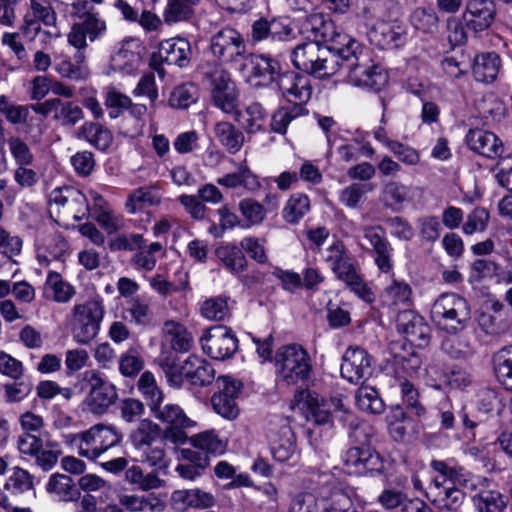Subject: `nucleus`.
Listing matches in <instances>:
<instances>
[{"instance_id":"obj_1","label":"nucleus","mask_w":512,"mask_h":512,"mask_svg":"<svg viewBox=\"0 0 512 512\" xmlns=\"http://www.w3.org/2000/svg\"><path fill=\"white\" fill-rule=\"evenodd\" d=\"M352 38L347 34L337 33L331 48L317 41L298 44L291 53L293 65L319 79H328L341 70L352 71L350 58Z\"/></svg>"},{"instance_id":"obj_2","label":"nucleus","mask_w":512,"mask_h":512,"mask_svg":"<svg viewBox=\"0 0 512 512\" xmlns=\"http://www.w3.org/2000/svg\"><path fill=\"white\" fill-rule=\"evenodd\" d=\"M431 467L438 473L433 480V503L441 510H458L464 502L461 487L466 486L467 475L462 468L440 460H433Z\"/></svg>"},{"instance_id":"obj_3","label":"nucleus","mask_w":512,"mask_h":512,"mask_svg":"<svg viewBox=\"0 0 512 512\" xmlns=\"http://www.w3.org/2000/svg\"><path fill=\"white\" fill-rule=\"evenodd\" d=\"M63 442L77 450L81 457L95 461L110 448L117 446L122 434L113 425L96 424L80 433L62 435Z\"/></svg>"},{"instance_id":"obj_4","label":"nucleus","mask_w":512,"mask_h":512,"mask_svg":"<svg viewBox=\"0 0 512 512\" xmlns=\"http://www.w3.org/2000/svg\"><path fill=\"white\" fill-rule=\"evenodd\" d=\"M104 313L103 300L98 296L75 303L67 317L73 340L80 345L94 340L99 334Z\"/></svg>"},{"instance_id":"obj_5","label":"nucleus","mask_w":512,"mask_h":512,"mask_svg":"<svg viewBox=\"0 0 512 512\" xmlns=\"http://www.w3.org/2000/svg\"><path fill=\"white\" fill-rule=\"evenodd\" d=\"M431 319L437 328L450 334L466 328L471 311L467 300L455 293L441 294L431 308Z\"/></svg>"},{"instance_id":"obj_6","label":"nucleus","mask_w":512,"mask_h":512,"mask_svg":"<svg viewBox=\"0 0 512 512\" xmlns=\"http://www.w3.org/2000/svg\"><path fill=\"white\" fill-rule=\"evenodd\" d=\"M276 374L287 385H296L308 380L312 365L307 351L300 345H287L276 352Z\"/></svg>"},{"instance_id":"obj_7","label":"nucleus","mask_w":512,"mask_h":512,"mask_svg":"<svg viewBox=\"0 0 512 512\" xmlns=\"http://www.w3.org/2000/svg\"><path fill=\"white\" fill-rule=\"evenodd\" d=\"M48 205L50 215L63 224H68L69 219L79 221L89 212L84 193L73 187L53 189L48 197Z\"/></svg>"},{"instance_id":"obj_8","label":"nucleus","mask_w":512,"mask_h":512,"mask_svg":"<svg viewBox=\"0 0 512 512\" xmlns=\"http://www.w3.org/2000/svg\"><path fill=\"white\" fill-rule=\"evenodd\" d=\"M143 45L139 38L126 37L113 48L105 74L132 76L135 75L143 62Z\"/></svg>"},{"instance_id":"obj_9","label":"nucleus","mask_w":512,"mask_h":512,"mask_svg":"<svg viewBox=\"0 0 512 512\" xmlns=\"http://www.w3.org/2000/svg\"><path fill=\"white\" fill-rule=\"evenodd\" d=\"M295 407L309 421L325 424L331 416V407L334 411H343L344 403L339 397H332L330 401L324 400L318 393L311 390H300L294 397Z\"/></svg>"},{"instance_id":"obj_10","label":"nucleus","mask_w":512,"mask_h":512,"mask_svg":"<svg viewBox=\"0 0 512 512\" xmlns=\"http://www.w3.org/2000/svg\"><path fill=\"white\" fill-rule=\"evenodd\" d=\"M199 342L202 351L215 360L228 359L238 349V339L235 333L224 325H214L205 329Z\"/></svg>"},{"instance_id":"obj_11","label":"nucleus","mask_w":512,"mask_h":512,"mask_svg":"<svg viewBox=\"0 0 512 512\" xmlns=\"http://www.w3.org/2000/svg\"><path fill=\"white\" fill-rule=\"evenodd\" d=\"M166 375L174 385H181L186 379L191 385L206 386L213 382L215 370L207 360L191 355L181 366L167 368Z\"/></svg>"},{"instance_id":"obj_12","label":"nucleus","mask_w":512,"mask_h":512,"mask_svg":"<svg viewBox=\"0 0 512 512\" xmlns=\"http://www.w3.org/2000/svg\"><path fill=\"white\" fill-rule=\"evenodd\" d=\"M152 412L157 419L169 425L164 431L163 438L166 442L174 445H184L187 443L188 436L184 429L197 426L196 421L189 418L177 404H166L163 407L159 405Z\"/></svg>"},{"instance_id":"obj_13","label":"nucleus","mask_w":512,"mask_h":512,"mask_svg":"<svg viewBox=\"0 0 512 512\" xmlns=\"http://www.w3.org/2000/svg\"><path fill=\"white\" fill-rule=\"evenodd\" d=\"M211 101L225 114H233L238 109L239 92L230 75L223 69H216L209 76Z\"/></svg>"},{"instance_id":"obj_14","label":"nucleus","mask_w":512,"mask_h":512,"mask_svg":"<svg viewBox=\"0 0 512 512\" xmlns=\"http://www.w3.org/2000/svg\"><path fill=\"white\" fill-rule=\"evenodd\" d=\"M210 50L219 62L232 63L239 61L245 55L246 43L236 29L226 27L211 37Z\"/></svg>"},{"instance_id":"obj_15","label":"nucleus","mask_w":512,"mask_h":512,"mask_svg":"<svg viewBox=\"0 0 512 512\" xmlns=\"http://www.w3.org/2000/svg\"><path fill=\"white\" fill-rule=\"evenodd\" d=\"M219 391L210 399L213 411L226 420H234L239 415L236 399L241 390V383L230 376L217 379Z\"/></svg>"},{"instance_id":"obj_16","label":"nucleus","mask_w":512,"mask_h":512,"mask_svg":"<svg viewBox=\"0 0 512 512\" xmlns=\"http://www.w3.org/2000/svg\"><path fill=\"white\" fill-rule=\"evenodd\" d=\"M370 43L380 49L398 48L407 40V28L399 20H378L366 32Z\"/></svg>"},{"instance_id":"obj_17","label":"nucleus","mask_w":512,"mask_h":512,"mask_svg":"<svg viewBox=\"0 0 512 512\" xmlns=\"http://www.w3.org/2000/svg\"><path fill=\"white\" fill-rule=\"evenodd\" d=\"M35 247L37 260L44 266L62 259L69 250L68 242L55 230L54 225L37 231Z\"/></svg>"},{"instance_id":"obj_18","label":"nucleus","mask_w":512,"mask_h":512,"mask_svg":"<svg viewBox=\"0 0 512 512\" xmlns=\"http://www.w3.org/2000/svg\"><path fill=\"white\" fill-rule=\"evenodd\" d=\"M91 380V389L83 401V409L95 415H102L116 401L117 389L97 374H93Z\"/></svg>"},{"instance_id":"obj_19","label":"nucleus","mask_w":512,"mask_h":512,"mask_svg":"<svg viewBox=\"0 0 512 512\" xmlns=\"http://www.w3.org/2000/svg\"><path fill=\"white\" fill-rule=\"evenodd\" d=\"M283 98L296 106L306 104L312 95L310 79L296 72H286L277 83Z\"/></svg>"},{"instance_id":"obj_20","label":"nucleus","mask_w":512,"mask_h":512,"mask_svg":"<svg viewBox=\"0 0 512 512\" xmlns=\"http://www.w3.org/2000/svg\"><path fill=\"white\" fill-rule=\"evenodd\" d=\"M280 64L267 55H255L250 59L247 82L253 87H264L272 82L278 83Z\"/></svg>"},{"instance_id":"obj_21","label":"nucleus","mask_w":512,"mask_h":512,"mask_svg":"<svg viewBox=\"0 0 512 512\" xmlns=\"http://www.w3.org/2000/svg\"><path fill=\"white\" fill-rule=\"evenodd\" d=\"M276 41H288L295 37V29L287 17H276L268 20L260 18L252 25V38L261 41L266 38Z\"/></svg>"},{"instance_id":"obj_22","label":"nucleus","mask_w":512,"mask_h":512,"mask_svg":"<svg viewBox=\"0 0 512 512\" xmlns=\"http://www.w3.org/2000/svg\"><path fill=\"white\" fill-rule=\"evenodd\" d=\"M398 332L404 334L407 340L416 346L428 343L430 327L424 318L412 310L400 312L396 319Z\"/></svg>"},{"instance_id":"obj_23","label":"nucleus","mask_w":512,"mask_h":512,"mask_svg":"<svg viewBox=\"0 0 512 512\" xmlns=\"http://www.w3.org/2000/svg\"><path fill=\"white\" fill-rule=\"evenodd\" d=\"M269 448L274 460L285 463L292 460L295 463L298 458L295 434L288 425L282 426L277 431H271L268 435Z\"/></svg>"},{"instance_id":"obj_24","label":"nucleus","mask_w":512,"mask_h":512,"mask_svg":"<svg viewBox=\"0 0 512 512\" xmlns=\"http://www.w3.org/2000/svg\"><path fill=\"white\" fill-rule=\"evenodd\" d=\"M235 121L248 134L265 132L269 126V116L266 109L258 102H252L243 110L233 113Z\"/></svg>"},{"instance_id":"obj_25","label":"nucleus","mask_w":512,"mask_h":512,"mask_svg":"<svg viewBox=\"0 0 512 512\" xmlns=\"http://www.w3.org/2000/svg\"><path fill=\"white\" fill-rule=\"evenodd\" d=\"M56 19L52 3L30 0V8L24 16L23 30L27 35L34 37L40 31L41 24L55 26Z\"/></svg>"},{"instance_id":"obj_26","label":"nucleus","mask_w":512,"mask_h":512,"mask_svg":"<svg viewBox=\"0 0 512 512\" xmlns=\"http://www.w3.org/2000/svg\"><path fill=\"white\" fill-rule=\"evenodd\" d=\"M495 5L492 0H470L466 5L464 20L474 32L487 29L494 20Z\"/></svg>"},{"instance_id":"obj_27","label":"nucleus","mask_w":512,"mask_h":512,"mask_svg":"<svg viewBox=\"0 0 512 512\" xmlns=\"http://www.w3.org/2000/svg\"><path fill=\"white\" fill-rule=\"evenodd\" d=\"M466 143L471 150L487 158H495L503 151L499 138L494 133L482 129L469 130Z\"/></svg>"},{"instance_id":"obj_28","label":"nucleus","mask_w":512,"mask_h":512,"mask_svg":"<svg viewBox=\"0 0 512 512\" xmlns=\"http://www.w3.org/2000/svg\"><path fill=\"white\" fill-rule=\"evenodd\" d=\"M191 47L188 40L182 37H174L160 43L158 56L167 64L186 66L190 61Z\"/></svg>"},{"instance_id":"obj_29","label":"nucleus","mask_w":512,"mask_h":512,"mask_svg":"<svg viewBox=\"0 0 512 512\" xmlns=\"http://www.w3.org/2000/svg\"><path fill=\"white\" fill-rule=\"evenodd\" d=\"M171 503L178 510L188 508H209L214 505V496L199 488L175 490L171 494Z\"/></svg>"},{"instance_id":"obj_30","label":"nucleus","mask_w":512,"mask_h":512,"mask_svg":"<svg viewBox=\"0 0 512 512\" xmlns=\"http://www.w3.org/2000/svg\"><path fill=\"white\" fill-rule=\"evenodd\" d=\"M354 450V473L374 476L384 471L382 457L370 445L357 446Z\"/></svg>"},{"instance_id":"obj_31","label":"nucleus","mask_w":512,"mask_h":512,"mask_svg":"<svg viewBox=\"0 0 512 512\" xmlns=\"http://www.w3.org/2000/svg\"><path fill=\"white\" fill-rule=\"evenodd\" d=\"M325 260L330 263L335 275L346 285H352V263L346 255L341 241H334L327 249Z\"/></svg>"},{"instance_id":"obj_32","label":"nucleus","mask_w":512,"mask_h":512,"mask_svg":"<svg viewBox=\"0 0 512 512\" xmlns=\"http://www.w3.org/2000/svg\"><path fill=\"white\" fill-rule=\"evenodd\" d=\"M187 442L194 448L204 451L207 456L209 454L213 456L223 455L228 447V439L221 436L215 429L197 433L188 438Z\"/></svg>"},{"instance_id":"obj_33","label":"nucleus","mask_w":512,"mask_h":512,"mask_svg":"<svg viewBox=\"0 0 512 512\" xmlns=\"http://www.w3.org/2000/svg\"><path fill=\"white\" fill-rule=\"evenodd\" d=\"M162 331L165 343L169 344L174 351L185 353L192 348V334L183 324L172 320L166 321Z\"/></svg>"},{"instance_id":"obj_34","label":"nucleus","mask_w":512,"mask_h":512,"mask_svg":"<svg viewBox=\"0 0 512 512\" xmlns=\"http://www.w3.org/2000/svg\"><path fill=\"white\" fill-rule=\"evenodd\" d=\"M125 479L134 488L145 492L160 489L166 484V481L160 478L158 472H145L139 465L128 467L125 472Z\"/></svg>"},{"instance_id":"obj_35","label":"nucleus","mask_w":512,"mask_h":512,"mask_svg":"<svg viewBox=\"0 0 512 512\" xmlns=\"http://www.w3.org/2000/svg\"><path fill=\"white\" fill-rule=\"evenodd\" d=\"M161 196L153 187H140L127 196L125 210L128 214H137L146 207L158 206L161 203Z\"/></svg>"},{"instance_id":"obj_36","label":"nucleus","mask_w":512,"mask_h":512,"mask_svg":"<svg viewBox=\"0 0 512 512\" xmlns=\"http://www.w3.org/2000/svg\"><path fill=\"white\" fill-rule=\"evenodd\" d=\"M381 199L386 207L399 212L412 199L411 188L400 181H389L383 186Z\"/></svg>"},{"instance_id":"obj_37","label":"nucleus","mask_w":512,"mask_h":512,"mask_svg":"<svg viewBox=\"0 0 512 512\" xmlns=\"http://www.w3.org/2000/svg\"><path fill=\"white\" fill-rule=\"evenodd\" d=\"M75 59L76 62L74 63L68 56L60 55L56 57L53 66L54 70L63 78L75 81L86 79L90 72L84 62L83 53L78 52Z\"/></svg>"},{"instance_id":"obj_38","label":"nucleus","mask_w":512,"mask_h":512,"mask_svg":"<svg viewBox=\"0 0 512 512\" xmlns=\"http://www.w3.org/2000/svg\"><path fill=\"white\" fill-rule=\"evenodd\" d=\"M493 371L497 381L512 390V345L502 347L493 354Z\"/></svg>"},{"instance_id":"obj_39","label":"nucleus","mask_w":512,"mask_h":512,"mask_svg":"<svg viewBox=\"0 0 512 512\" xmlns=\"http://www.w3.org/2000/svg\"><path fill=\"white\" fill-rule=\"evenodd\" d=\"M214 133L219 143L231 154H236L243 146L244 134L231 122H217Z\"/></svg>"},{"instance_id":"obj_40","label":"nucleus","mask_w":512,"mask_h":512,"mask_svg":"<svg viewBox=\"0 0 512 512\" xmlns=\"http://www.w3.org/2000/svg\"><path fill=\"white\" fill-rule=\"evenodd\" d=\"M500 69V59L495 53H484L475 57L472 72L476 81L493 82Z\"/></svg>"},{"instance_id":"obj_41","label":"nucleus","mask_w":512,"mask_h":512,"mask_svg":"<svg viewBox=\"0 0 512 512\" xmlns=\"http://www.w3.org/2000/svg\"><path fill=\"white\" fill-rule=\"evenodd\" d=\"M45 294L57 303H67L74 296L75 289L59 273L50 271L45 281Z\"/></svg>"},{"instance_id":"obj_42","label":"nucleus","mask_w":512,"mask_h":512,"mask_svg":"<svg viewBox=\"0 0 512 512\" xmlns=\"http://www.w3.org/2000/svg\"><path fill=\"white\" fill-rule=\"evenodd\" d=\"M217 184L226 188L244 187L248 190H255L259 187L257 177L246 165H240L237 172L228 173L216 180Z\"/></svg>"},{"instance_id":"obj_43","label":"nucleus","mask_w":512,"mask_h":512,"mask_svg":"<svg viewBox=\"0 0 512 512\" xmlns=\"http://www.w3.org/2000/svg\"><path fill=\"white\" fill-rule=\"evenodd\" d=\"M47 491L61 501H73L79 496L72 479L63 474H54L50 477Z\"/></svg>"},{"instance_id":"obj_44","label":"nucleus","mask_w":512,"mask_h":512,"mask_svg":"<svg viewBox=\"0 0 512 512\" xmlns=\"http://www.w3.org/2000/svg\"><path fill=\"white\" fill-rule=\"evenodd\" d=\"M478 512H503L507 498L495 490H482L473 497Z\"/></svg>"},{"instance_id":"obj_45","label":"nucleus","mask_w":512,"mask_h":512,"mask_svg":"<svg viewBox=\"0 0 512 512\" xmlns=\"http://www.w3.org/2000/svg\"><path fill=\"white\" fill-rule=\"evenodd\" d=\"M356 404L360 410L370 414H380L385 408L377 390L368 385H362L357 390Z\"/></svg>"},{"instance_id":"obj_46","label":"nucleus","mask_w":512,"mask_h":512,"mask_svg":"<svg viewBox=\"0 0 512 512\" xmlns=\"http://www.w3.org/2000/svg\"><path fill=\"white\" fill-rule=\"evenodd\" d=\"M138 390L147 401L151 411L155 410L163 401V393L158 387L154 375L145 371L137 383Z\"/></svg>"},{"instance_id":"obj_47","label":"nucleus","mask_w":512,"mask_h":512,"mask_svg":"<svg viewBox=\"0 0 512 512\" xmlns=\"http://www.w3.org/2000/svg\"><path fill=\"white\" fill-rule=\"evenodd\" d=\"M310 210V200L302 193H294L283 208V218L286 222L297 224Z\"/></svg>"},{"instance_id":"obj_48","label":"nucleus","mask_w":512,"mask_h":512,"mask_svg":"<svg viewBox=\"0 0 512 512\" xmlns=\"http://www.w3.org/2000/svg\"><path fill=\"white\" fill-rule=\"evenodd\" d=\"M81 135L99 150H106L113 141L111 132L102 126L88 122L80 128Z\"/></svg>"},{"instance_id":"obj_49","label":"nucleus","mask_w":512,"mask_h":512,"mask_svg":"<svg viewBox=\"0 0 512 512\" xmlns=\"http://www.w3.org/2000/svg\"><path fill=\"white\" fill-rule=\"evenodd\" d=\"M216 255L232 273L243 271L246 260L235 244L227 243L219 246L216 249Z\"/></svg>"},{"instance_id":"obj_50","label":"nucleus","mask_w":512,"mask_h":512,"mask_svg":"<svg viewBox=\"0 0 512 512\" xmlns=\"http://www.w3.org/2000/svg\"><path fill=\"white\" fill-rule=\"evenodd\" d=\"M197 0H168L163 17L168 24L184 21L192 14Z\"/></svg>"},{"instance_id":"obj_51","label":"nucleus","mask_w":512,"mask_h":512,"mask_svg":"<svg viewBox=\"0 0 512 512\" xmlns=\"http://www.w3.org/2000/svg\"><path fill=\"white\" fill-rule=\"evenodd\" d=\"M84 118L83 109L74 101H64L59 98L57 114L53 119L63 126H74Z\"/></svg>"},{"instance_id":"obj_52","label":"nucleus","mask_w":512,"mask_h":512,"mask_svg":"<svg viewBox=\"0 0 512 512\" xmlns=\"http://www.w3.org/2000/svg\"><path fill=\"white\" fill-rule=\"evenodd\" d=\"M134 255L133 262L137 269L151 271L157 263V254L164 252V246L160 242H152L146 247L138 249Z\"/></svg>"},{"instance_id":"obj_53","label":"nucleus","mask_w":512,"mask_h":512,"mask_svg":"<svg viewBox=\"0 0 512 512\" xmlns=\"http://www.w3.org/2000/svg\"><path fill=\"white\" fill-rule=\"evenodd\" d=\"M200 312L207 320L223 321L228 317L230 309L226 298L213 297L202 303Z\"/></svg>"},{"instance_id":"obj_54","label":"nucleus","mask_w":512,"mask_h":512,"mask_svg":"<svg viewBox=\"0 0 512 512\" xmlns=\"http://www.w3.org/2000/svg\"><path fill=\"white\" fill-rule=\"evenodd\" d=\"M356 67H354V71ZM357 79L354 84L374 91H378L387 81V76L378 67L373 66L370 69L357 68Z\"/></svg>"},{"instance_id":"obj_55","label":"nucleus","mask_w":512,"mask_h":512,"mask_svg":"<svg viewBox=\"0 0 512 512\" xmlns=\"http://www.w3.org/2000/svg\"><path fill=\"white\" fill-rule=\"evenodd\" d=\"M144 366V361L138 347H131L119 358V371L125 377H133Z\"/></svg>"},{"instance_id":"obj_56","label":"nucleus","mask_w":512,"mask_h":512,"mask_svg":"<svg viewBox=\"0 0 512 512\" xmlns=\"http://www.w3.org/2000/svg\"><path fill=\"white\" fill-rule=\"evenodd\" d=\"M159 436V426L151 420L143 419L132 434V441L138 449H141L150 446Z\"/></svg>"},{"instance_id":"obj_57","label":"nucleus","mask_w":512,"mask_h":512,"mask_svg":"<svg viewBox=\"0 0 512 512\" xmlns=\"http://www.w3.org/2000/svg\"><path fill=\"white\" fill-rule=\"evenodd\" d=\"M410 23L416 30L426 34H432L438 28V18L430 9H415L410 15Z\"/></svg>"},{"instance_id":"obj_58","label":"nucleus","mask_w":512,"mask_h":512,"mask_svg":"<svg viewBox=\"0 0 512 512\" xmlns=\"http://www.w3.org/2000/svg\"><path fill=\"white\" fill-rule=\"evenodd\" d=\"M399 387L406 407L417 417H423L426 414V409L419 401L418 390L404 378L399 379Z\"/></svg>"},{"instance_id":"obj_59","label":"nucleus","mask_w":512,"mask_h":512,"mask_svg":"<svg viewBox=\"0 0 512 512\" xmlns=\"http://www.w3.org/2000/svg\"><path fill=\"white\" fill-rule=\"evenodd\" d=\"M4 488L11 494H22L33 488L32 476L28 471L16 467L7 479Z\"/></svg>"},{"instance_id":"obj_60","label":"nucleus","mask_w":512,"mask_h":512,"mask_svg":"<svg viewBox=\"0 0 512 512\" xmlns=\"http://www.w3.org/2000/svg\"><path fill=\"white\" fill-rule=\"evenodd\" d=\"M9 152L17 165L30 166L34 161V155L28 144L19 137H10L8 139Z\"/></svg>"},{"instance_id":"obj_61","label":"nucleus","mask_w":512,"mask_h":512,"mask_svg":"<svg viewBox=\"0 0 512 512\" xmlns=\"http://www.w3.org/2000/svg\"><path fill=\"white\" fill-rule=\"evenodd\" d=\"M374 372V359L364 349L354 348V373L357 380L365 382Z\"/></svg>"},{"instance_id":"obj_62","label":"nucleus","mask_w":512,"mask_h":512,"mask_svg":"<svg viewBox=\"0 0 512 512\" xmlns=\"http://www.w3.org/2000/svg\"><path fill=\"white\" fill-rule=\"evenodd\" d=\"M385 297L392 305L410 304L412 289L404 281L393 280L385 289Z\"/></svg>"},{"instance_id":"obj_63","label":"nucleus","mask_w":512,"mask_h":512,"mask_svg":"<svg viewBox=\"0 0 512 512\" xmlns=\"http://www.w3.org/2000/svg\"><path fill=\"white\" fill-rule=\"evenodd\" d=\"M239 210L249 225L260 224L265 216L264 206L252 199H244L239 203Z\"/></svg>"},{"instance_id":"obj_64","label":"nucleus","mask_w":512,"mask_h":512,"mask_svg":"<svg viewBox=\"0 0 512 512\" xmlns=\"http://www.w3.org/2000/svg\"><path fill=\"white\" fill-rule=\"evenodd\" d=\"M489 220V213L484 208H475L466 219L463 225V232L467 235L482 232L486 229Z\"/></svg>"}]
</instances>
